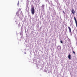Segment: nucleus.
<instances>
[{
    "instance_id": "39448f33",
    "label": "nucleus",
    "mask_w": 77,
    "mask_h": 77,
    "mask_svg": "<svg viewBox=\"0 0 77 77\" xmlns=\"http://www.w3.org/2000/svg\"><path fill=\"white\" fill-rule=\"evenodd\" d=\"M68 58L69 59H71V54H69V55Z\"/></svg>"
},
{
    "instance_id": "0eeeda50",
    "label": "nucleus",
    "mask_w": 77,
    "mask_h": 77,
    "mask_svg": "<svg viewBox=\"0 0 77 77\" xmlns=\"http://www.w3.org/2000/svg\"><path fill=\"white\" fill-rule=\"evenodd\" d=\"M60 42L61 44H63V42H62V41H60Z\"/></svg>"
},
{
    "instance_id": "9d476101",
    "label": "nucleus",
    "mask_w": 77,
    "mask_h": 77,
    "mask_svg": "<svg viewBox=\"0 0 77 77\" xmlns=\"http://www.w3.org/2000/svg\"><path fill=\"white\" fill-rule=\"evenodd\" d=\"M63 13H64V14H65V11H63Z\"/></svg>"
},
{
    "instance_id": "9b49d317",
    "label": "nucleus",
    "mask_w": 77,
    "mask_h": 77,
    "mask_svg": "<svg viewBox=\"0 0 77 77\" xmlns=\"http://www.w3.org/2000/svg\"><path fill=\"white\" fill-rule=\"evenodd\" d=\"M24 54H26V53L25 52V53H24Z\"/></svg>"
},
{
    "instance_id": "20e7f679",
    "label": "nucleus",
    "mask_w": 77,
    "mask_h": 77,
    "mask_svg": "<svg viewBox=\"0 0 77 77\" xmlns=\"http://www.w3.org/2000/svg\"><path fill=\"white\" fill-rule=\"evenodd\" d=\"M72 12L73 14H75V11H74V10L72 9Z\"/></svg>"
},
{
    "instance_id": "1a4fd4ad",
    "label": "nucleus",
    "mask_w": 77,
    "mask_h": 77,
    "mask_svg": "<svg viewBox=\"0 0 77 77\" xmlns=\"http://www.w3.org/2000/svg\"><path fill=\"white\" fill-rule=\"evenodd\" d=\"M19 11H21V9L20 8L19 9Z\"/></svg>"
},
{
    "instance_id": "f03ea898",
    "label": "nucleus",
    "mask_w": 77,
    "mask_h": 77,
    "mask_svg": "<svg viewBox=\"0 0 77 77\" xmlns=\"http://www.w3.org/2000/svg\"><path fill=\"white\" fill-rule=\"evenodd\" d=\"M74 19L75 21V24L76 26V27H77V20H76V19L75 18V17H74Z\"/></svg>"
},
{
    "instance_id": "7ed1b4c3",
    "label": "nucleus",
    "mask_w": 77,
    "mask_h": 77,
    "mask_svg": "<svg viewBox=\"0 0 77 77\" xmlns=\"http://www.w3.org/2000/svg\"><path fill=\"white\" fill-rule=\"evenodd\" d=\"M68 28L69 30V33H71V28L70 27L68 26Z\"/></svg>"
},
{
    "instance_id": "f257e3e1",
    "label": "nucleus",
    "mask_w": 77,
    "mask_h": 77,
    "mask_svg": "<svg viewBox=\"0 0 77 77\" xmlns=\"http://www.w3.org/2000/svg\"><path fill=\"white\" fill-rule=\"evenodd\" d=\"M31 13L33 15H34L35 14V8L34 7H32L31 8Z\"/></svg>"
},
{
    "instance_id": "423d86ee",
    "label": "nucleus",
    "mask_w": 77,
    "mask_h": 77,
    "mask_svg": "<svg viewBox=\"0 0 77 77\" xmlns=\"http://www.w3.org/2000/svg\"><path fill=\"white\" fill-rule=\"evenodd\" d=\"M19 1H18V3H17V6H18L19 5Z\"/></svg>"
},
{
    "instance_id": "6e6552de",
    "label": "nucleus",
    "mask_w": 77,
    "mask_h": 77,
    "mask_svg": "<svg viewBox=\"0 0 77 77\" xmlns=\"http://www.w3.org/2000/svg\"><path fill=\"white\" fill-rule=\"evenodd\" d=\"M73 53H74V54H75V52H74V51H73Z\"/></svg>"
}]
</instances>
